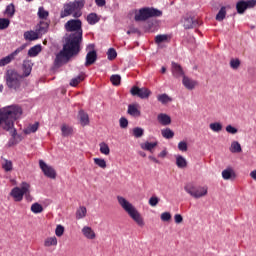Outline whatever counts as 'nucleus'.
Instances as JSON below:
<instances>
[{"instance_id": "nucleus-28", "label": "nucleus", "mask_w": 256, "mask_h": 256, "mask_svg": "<svg viewBox=\"0 0 256 256\" xmlns=\"http://www.w3.org/2000/svg\"><path fill=\"white\" fill-rule=\"evenodd\" d=\"M157 101L162 105H168V103L173 102V98L169 96L167 93H163L157 95Z\"/></svg>"}, {"instance_id": "nucleus-4", "label": "nucleus", "mask_w": 256, "mask_h": 256, "mask_svg": "<svg viewBox=\"0 0 256 256\" xmlns=\"http://www.w3.org/2000/svg\"><path fill=\"white\" fill-rule=\"evenodd\" d=\"M83 7H85V0H75L64 3L63 9L60 12V17L61 19H65V17L72 15L74 19H79V17L83 15V13H81Z\"/></svg>"}, {"instance_id": "nucleus-25", "label": "nucleus", "mask_w": 256, "mask_h": 256, "mask_svg": "<svg viewBox=\"0 0 256 256\" xmlns=\"http://www.w3.org/2000/svg\"><path fill=\"white\" fill-rule=\"evenodd\" d=\"M128 115L132 117H141V110H139V104H130L128 106Z\"/></svg>"}, {"instance_id": "nucleus-16", "label": "nucleus", "mask_w": 256, "mask_h": 256, "mask_svg": "<svg viewBox=\"0 0 256 256\" xmlns=\"http://www.w3.org/2000/svg\"><path fill=\"white\" fill-rule=\"evenodd\" d=\"M59 245V240L57 239V236H48L43 241V247L45 249H52V247H57Z\"/></svg>"}, {"instance_id": "nucleus-38", "label": "nucleus", "mask_w": 256, "mask_h": 256, "mask_svg": "<svg viewBox=\"0 0 256 256\" xmlns=\"http://www.w3.org/2000/svg\"><path fill=\"white\" fill-rule=\"evenodd\" d=\"M171 37L167 34H160L155 37V42L157 45H161V43H167Z\"/></svg>"}, {"instance_id": "nucleus-2", "label": "nucleus", "mask_w": 256, "mask_h": 256, "mask_svg": "<svg viewBox=\"0 0 256 256\" xmlns=\"http://www.w3.org/2000/svg\"><path fill=\"white\" fill-rule=\"evenodd\" d=\"M21 117H23V108L19 105L13 104L0 108V127L4 131H9L11 135V139L8 142L9 147L18 145L23 141V135L17 133V129H15V121H19Z\"/></svg>"}, {"instance_id": "nucleus-51", "label": "nucleus", "mask_w": 256, "mask_h": 256, "mask_svg": "<svg viewBox=\"0 0 256 256\" xmlns=\"http://www.w3.org/2000/svg\"><path fill=\"white\" fill-rule=\"evenodd\" d=\"M178 149L182 152V153H186V151H188L189 149V145L187 144V141L182 140L178 143Z\"/></svg>"}, {"instance_id": "nucleus-55", "label": "nucleus", "mask_w": 256, "mask_h": 256, "mask_svg": "<svg viewBox=\"0 0 256 256\" xmlns=\"http://www.w3.org/2000/svg\"><path fill=\"white\" fill-rule=\"evenodd\" d=\"M119 125L121 129H127V127H129V120H127L125 117H121L119 119Z\"/></svg>"}, {"instance_id": "nucleus-54", "label": "nucleus", "mask_w": 256, "mask_h": 256, "mask_svg": "<svg viewBox=\"0 0 256 256\" xmlns=\"http://www.w3.org/2000/svg\"><path fill=\"white\" fill-rule=\"evenodd\" d=\"M148 203L150 207H157V205H159V197L157 196L150 197Z\"/></svg>"}, {"instance_id": "nucleus-32", "label": "nucleus", "mask_w": 256, "mask_h": 256, "mask_svg": "<svg viewBox=\"0 0 256 256\" xmlns=\"http://www.w3.org/2000/svg\"><path fill=\"white\" fill-rule=\"evenodd\" d=\"M230 6H222L219 10V12L216 15V21H223L225 17H227V9H229Z\"/></svg>"}, {"instance_id": "nucleus-9", "label": "nucleus", "mask_w": 256, "mask_h": 256, "mask_svg": "<svg viewBox=\"0 0 256 256\" xmlns=\"http://www.w3.org/2000/svg\"><path fill=\"white\" fill-rule=\"evenodd\" d=\"M254 7H256V0H240L236 4L239 15H243L247 9H254Z\"/></svg>"}, {"instance_id": "nucleus-56", "label": "nucleus", "mask_w": 256, "mask_h": 256, "mask_svg": "<svg viewBox=\"0 0 256 256\" xmlns=\"http://www.w3.org/2000/svg\"><path fill=\"white\" fill-rule=\"evenodd\" d=\"M174 223L176 225H181V223H183V215L181 214H175L174 215Z\"/></svg>"}, {"instance_id": "nucleus-59", "label": "nucleus", "mask_w": 256, "mask_h": 256, "mask_svg": "<svg viewBox=\"0 0 256 256\" xmlns=\"http://www.w3.org/2000/svg\"><path fill=\"white\" fill-rule=\"evenodd\" d=\"M149 161H152V163H156L157 165H159V160L155 157V156H149L148 157Z\"/></svg>"}, {"instance_id": "nucleus-18", "label": "nucleus", "mask_w": 256, "mask_h": 256, "mask_svg": "<svg viewBox=\"0 0 256 256\" xmlns=\"http://www.w3.org/2000/svg\"><path fill=\"white\" fill-rule=\"evenodd\" d=\"M157 121L163 127H167L171 124V116L167 113H159L157 115Z\"/></svg>"}, {"instance_id": "nucleus-43", "label": "nucleus", "mask_w": 256, "mask_h": 256, "mask_svg": "<svg viewBox=\"0 0 256 256\" xmlns=\"http://www.w3.org/2000/svg\"><path fill=\"white\" fill-rule=\"evenodd\" d=\"M54 237H61L62 235H65V226L58 224L56 225V228L54 230Z\"/></svg>"}, {"instance_id": "nucleus-19", "label": "nucleus", "mask_w": 256, "mask_h": 256, "mask_svg": "<svg viewBox=\"0 0 256 256\" xmlns=\"http://www.w3.org/2000/svg\"><path fill=\"white\" fill-rule=\"evenodd\" d=\"M40 33H41V29H36V31H33V30L26 31L24 32V39L26 41H37Z\"/></svg>"}, {"instance_id": "nucleus-41", "label": "nucleus", "mask_w": 256, "mask_h": 256, "mask_svg": "<svg viewBox=\"0 0 256 256\" xmlns=\"http://www.w3.org/2000/svg\"><path fill=\"white\" fill-rule=\"evenodd\" d=\"M4 15L10 18L13 17L15 15V5L9 4L4 11Z\"/></svg>"}, {"instance_id": "nucleus-27", "label": "nucleus", "mask_w": 256, "mask_h": 256, "mask_svg": "<svg viewBox=\"0 0 256 256\" xmlns=\"http://www.w3.org/2000/svg\"><path fill=\"white\" fill-rule=\"evenodd\" d=\"M39 130V122L29 124L26 128L23 129L24 135H31V133H37Z\"/></svg>"}, {"instance_id": "nucleus-14", "label": "nucleus", "mask_w": 256, "mask_h": 256, "mask_svg": "<svg viewBox=\"0 0 256 256\" xmlns=\"http://www.w3.org/2000/svg\"><path fill=\"white\" fill-rule=\"evenodd\" d=\"M81 233L88 241H95L97 239V233H95V230L91 226H83Z\"/></svg>"}, {"instance_id": "nucleus-53", "label": "nucleus", "mask_w": 256, "mask_h": 256, "mask_svg": "<svg viewBox=\"0 0 256 256\" xmlns=\"http://www.w3.org/2000/svg\"><path fill=\"white\" fill-rule=\"evenodd\" d=\"M107 56L109 61H113V59H116L117 57V51L114 48H110L107 51Z\"/></svg>"}, {"instance_id": "nucleus-58", "label": "nucleus", "mask_w": 256, "mask_h": 256, "mask_svg": "<svg viewBox=\"0 0 256 256\" xmlns=\"http://www.w3.org/2000/svg\"><path fill=\"white\" fill-rule=\"evenodd\" d=\"M95 3L98 7H105V5H106L105 0H95Z\"/></svg>"}, {"instance_id": "nucleus-26", "label": "nucleus", "mask_w": 256, "mask_h": 256, "mask_svg": "<svg viewBox=\"0 0 256 256\" xmlns=\"http://www.w3.org/2000/svg\"><path fill=\"white\" fill-rule=\"evenodd\" d=\"M230 153L237 154V153H243V148L241 147V143L239 141H232L229 147Z\"/></svg>"}, {"instance_id": "nucleus-1", "label": "nucleus", "mask_w": 256, "mask_h": 256, "mask_svg": "<svg viewBox=\"0 0 256 256\" xmlns=\"http://www.w3.org/2000/svg\"><path fill=\"white\" fill-rule=\"evenodd\" d=\"M64 27L66 31L71 34L63 49L56 55V67H61V65L69 63V59H71L73 55H77L79 53V44L81 41H83V29L81 28V20L71 19L67 21Z\"/></svg>"}, {"instance_id": "nucleus-12", "label": "nucleus", "mask_w": 256, "mask_h": 256, "mask_svg": "<svg viewBox=\"0 0 256 256\" xmlns=\"http://www.w3.org/2000/svg\"><path fill=\"white\" fill-rule=\"evenodd\" d=\"M131 95L139 97L140 99H149L151 97V90L149 88H139L137 86H133L130 90Z\"/></svg>"}, {"instance_id": "nucleus-62", "label": "nucleus", "mask_w": 256, "mask_h": 256, "mask_svg": "<svg viewBox=\"0 0 256 256\" xmlns=\"http://www.w3.org/2000/svg\"><path fill=\"white\" fill-rule=\"evenodd\" d=\"M36 29H40V33H39V36L40 35H43V33H47V30L45 29V27H41V26H39V28H36Z\"/></svg>"}, {"instance_id": "nucleus-61", "label": "nucleus", "mask_w": 256, "mask_h": 256, "mask_svg": "<svg viewBox=\"0 0 256 256\" xmlns=\"http://www.w3.org/2000/svg\"><path fill=\"white\" fill-rule=\"evenodd\" d=\"M139 30H137V28H130L128 31H127V35H131V33H137Z\"/></svg>"}, {"instance_id": "nucleus-44", "label": "nucleus", "mask_w": 256, "mask_h": 256, "mask_svg": "<svg viewBox=\"0 0 256 256\" xmlns=\"http://www.w3.org/2000/svg\"><path fill=\"white\" fill-rule=\"evenodd\" d=\"M171 219H172V215H171V212H162L160 214V220L163 222V223H171Z\"/></svg>"}, {"instance_id": "nucleus-45", "label": "nucleus", "mask_w": 256, "mask_h": 256, "mask_svg": "<svg viewBox=\"0 0 256 256\" xmlns=\"http://www.w3.org/2000/svg\"><path fill=\"white\" fill-rule=\"evenodd\" d=\"M225 131L226 133H228L229 135H237V133H239V128L231 125V124H228L226 127H225Z\"/></svg>"}, {"instance_id": "nucleus-49", "label": "nucleus", "mask_w": 256, "mask_h": 256, "mask_svg": "<svg viewBox=\"0 0 256 256\" xmlns=\"http://www.w3.org/2000/svg\"><path fill=\"white\" fill-rule=\"evenodd\" d=\"M38 17L39 19H47L49 17V11L45 10L43 7L38 8Z\"/></svg>"}, {"instance_id": "nucleus-52", "label": "nucleus", "mask_w": 256, "mask_h": 256, "mask_svg": "<svg viewBox=\"0 0 256 256\" xmlns=\"http://www.w3.org/2000/svg\"><path fill=\"white\" fill-rule=\"evenodd\" d=\"M110 81L113 85H121V76L118 74L112 75Z\"/></svg>"}, {"instance_id": "nucleus-15", "label": "nucleus", "mask_w": 256, "mask_h": 256, "mask_svg": "<svg viewBox=\"0 0 256 256\" xmlns=\"http://www.w3.org/2000/svg\"><path fill=\"white\" fill-rule=\"evenodd\" d=\"M182 85L188 91H193L197 87L198 83H197V80H193L192 78H189L187 76H183Z\"/></svg>"}, {"instance_id": "nucleus-33", "label": "nucleus", "mask_w": 256, "mask_h": 256, "mask_svg": "<svg viewBox=\"0 0 256 256\" xmlns=\"http://www.w3.org/2000/svg\"><path fill=\"white\" fill-rule=\"evenodd\" d=\"M30 211L34 213V215H39L43 213L44 208H43V205H41L39 202H35L31 205Z\"/></svg>"}, {"instance_id": "nucleus-57", "label": "nucleus", "mask_w": 256, "mask_h": 256, "mask_svg": "<svg viewBox=\"0 0 256 256\" xmlns=\"http://www.w3.org/2000/svg\"><path fill=\"white\" fill-rule=\"evenodd\" d=\"M167 155H169V151L167 150V148H164V149L158 154V157H159V159H165V158H167Z\"/></svg>"}, {"instance_id": "nucleus-7", "label": "nucleus", "mask_w": 256, "mask_h": 256, "mask_svg": "<svg viewBox=\"0 0 256 256\" xmlns=\"http://www.w3.org/2000/svg\"><path fill=\"white\" fill-rule=\"evenodd\" d=\"M163 12L155 8H142L135 12V21H147L151 17H161Z\"/></svg>"}, {"instance_id": "nucleus-6", "label": "nucleus", "mask_w": 256, "mask_h": 256, "mask_svg": "<svg viewBox=\"0 0 256 256\" xmlns=\"http://www.w3.org/2000/svg\"><path fill=\"white\" fill-rule=\"evenodd\" d=\"M184 190L190 197H193V199H203V197L209 195V186L207 185L196 187L193 184H186Z\"/></svg>"}, {"instance_id": "nucleus-24", "label": "nucleus", "mask_w": 256, "mask_h": 256, "mask_svg": "<svg viewBox=\"0 0 256 256\" xmlns=\"http://www.w3.org/2000/svg\"><path fill=\"white\" fill-rule=\"evenodd\" d=\"M157 145H159V142L154 141V142H143L140 144L141 149H143V151H149L150 153H153L154 149L157 147Z\"/></svg>"}, {"instance_id": "nucleus-46", "label": "nucleus", "mask_w": 256, "mask_h": 256, "mask_svg": "<svg viewBox=\"0 0 256 256\" xmlns=\"http://www.w3.org/2000/svg\"><path fill=\"white\" fill-rule=\"evenodd\" d=\"M87 21L89 25H95V23H99V16L95 13H91L87 16Z\"/></svg>"}, {"instance_id": "nucleus-60", "label": "nucleus", "mask_w": 256, "mask_h": 256, "mask_svg": "<svg viewBox=\"0 0 256 256\" xmlns=\"http://www.w3.org/2000/svg\"><path fill=\"white\" fill-rule=\"evenodd\" d=\"M250 177H251V179H253V181H256V169H254L250 172Z\"/></svg>"}, {"instance_id": "nucleus-34", "label": "nucleus", "mask_w": 256, "mask_h": 256, "mask_svg": "<svg viewBox=\"0 0 256 256\" xmlns=\"http://www.w3.org/2000/svg\"><path fill=\"white\" fill-rule=\"evenodd\" d=\"M61 131H62V137H69V136L73 135V127H71L67 124H63L61 126Z\"/></svg>"}, {"instance_id": "nucleus-21", "label": "nucleus", "mask_w": 256, "mask_h": 256, "mask_svg": "<svg viewBox=\"0 0 256 256\" xmlns=\"http://www.w3.org/2000/svg\"><path fill=\"white\" fill-rule=\"evenodd\" d=\"M33 69V63L29 60H24L22 64V71L23 74L21 75L23 77H29L31 75V71Z\"/></svg>"}, {"instance_id": "nucleus-50", "label": "nucleus", "mask_w": 256, "mask_h": 256, "mask_svg": "<svg viewBox=\"0 0 256 256\" xmlns=\"http://www.w3.org/2000/svg\"><path fill=\"white\" fill-rule=\"evenodd\" d=\"M132 133L136 137V139H139L142 135H144L145 130L141 127H136L132 130Z\"/></svg>"}, {"instance_id": "nucleus-23", "label": "nucleus", "mask_w": 256, "mask_h": 256, "mask_svg": "<svg viewBox=\"0 0 256 256\" xmlns=\"http://www.w3.org/2000/svg\"><path fill=\"white\" fill-rule=\"evenodd\" d=\"M175 161H176V167H178V169H187V159L181 155V154H177L175 155Z\"/></svg>"}, {"instance_id": "nucleus-17", "label": "nucleus", "mask_w": 256, "mask_h": 256, "mask_svg": "<svg viewBox=\"0 0 256 256\" xmlns=\"http://www.w3.org/2000/svg\"><path fill=\"white\" fill-rule=\"evenodd\" d=\"M222 179H224V181H233L237 179V173H235L232 167H228L222 171Z\"/></svg>"}, {"instance_id": "nucleus-39", "label": "nucleus", "mask_w": 256, "mask_h": 256, "mask_svg": "<svg viewBox=\"0 0 256 256\" xmlns=\"http://www.w3.org/2000/svg\"><path fill=\"white\" fill-rule=\"evenodd\" d=\"M94 164L100 169H107V161L103 158H94Z\"/></svg>"}, {"instance_id": "nucleus-29", "label": "nucleus", "mask_w": 256, "mask_h": 256, "mask_svg": "<svg viewBox=\"0 0 256 256\" xmlns=\"http://www.w3.org/2000/svg\"><path fill=\"white\" fill-rule=\"evenodd\" d=\"M78 119L82 127H87V125H89V114H87L86 112L80 111L78 114Z\"/></svg>"}, {"instance_id": "nucleus-37", "label": "nucleus", "mask_w": 256, "mask_h": 256, "mask_svg": "<svg viewBox=\"0 0 256 256\" xmlns=\"http://www.w3.org/2000/svg\"><path fill=\"white\" fill-rule=\"evenodd\" d=\"M2 168L7 173L13 171V161L7 160V159H3V161H2Z\"/></svg>"}, {"instance_id": "nucleus-3", "label": "nucleus", "mask_w": 256, "mask_h": 256, "mask_svg": "<svg viewBox=\"0 0 256 256\" xmlns=\"http://www.w3.org/2000/svg\"><path fill=\"white\" fill-rule=\"evenodd\" d=\"M116 201L121 207L125 213L130 217V219H133L134 222L138 225V227H145V220L143 219V216L141 215V212L129 201V199L125 198L124 196L118 195L116 196Z\"/></svg>"}, {"instance_id": "nucleus-8", "label": "nucleus", "mask_w": 256, "mask_h": 256, "mask_svg": "<svg viewBox=\"0 0 256 256\" xmlns=\"http://www.w3.org/2000/svg\"><path fill=\"white\" fill-rule=\"evenodd\" d=\"M22 75H19L14 69L7 70L6 72V83L10 89H19L21 85Z\"/></svg>"}, {"instance_id": "nucleus-20", "label": "nucleus", "mask_w": 256, "mask_h": 256, "mask_svg": "<svg viewBox=\"0 0 256 256\" xmlns=\"http://www.w3.org/2000/svg\"><path fill=\"white\" fill-rule=\"evenodd\" d=\"M184 29H193L195 27V19L192 16L186 15L182 18L181 21Z\"/></svg>"}, {"instance_id": "nucleus-42", "label": "nucleus", "mask_w": 256, "mask_h": 256, "mask_svg": "<svg viewBox=\"0 0 256 256\" xmlns=\"http://www.w3.org/2000/svg\"><path fill=\"white\" fill-rule=\"evenodd\" d=\"M100 147V153H102V155H109L111 153V149L109 148V145L105 142H102L99 144Z\"/></svg>"}, {"instance_id": "nucleus-31", "label": "nucleus", "mask_w": 256, "mask_h": 256, "mask_svg": "<svg viewBox=\"0 0 256 256\" xmlns=\"http://www.w3.org/2000/svg\"><path fill=\"white\" fill-rule=\"evenodd\" d=\"M75 217L78 221H81V219H85V217H87V207H78L75 213Z\"/></svg>"}, {"instance_id": "nucleus-48", "label": "nucleus", "mask_w": 256, "mask_h": 256, "mask_svg": "<svg viewBox=\"0 0 256 256\" xmlns=\"http://www.w3.org/2000/svg\"><path fill=\"white\" fill-rule=\"evenodd\" d=\"M84 79L85 78L83 77V75L77 76L76 78L70 80V86L77 87Z\"/></svg>"}, {"instance_id": "nucleus-11", "label": "nucleus", "mask_w": 256, "mask_h": 256, "mask_svg": "<svg viewBox=\"0 0 256 256\" xmlns=\"http://www.w3.org/2000/svg\"><path fill=\"white\" fill-rule=\"evenodd\" d=\"M25 47H26L25 45H22V46L18 47L15 51L10 53L9 55L1 58L0 59V67H5V66L9 65V63L15 61V57H17V55H19V53H21L25 49Z\"/></svg>"}, {"instance_id": "nucleus-30", "label": "nucleus", "mask_w": 256, "mask_h": 256, "mask_svg": "<svg viewBox=\"0 0 256 256\" xmlns=\"http://www.w3.org/2000/svg\"><path fill=\"white\" fill-rule=\"evenodd\" d=\"M209 129L212 133H221L223 131V123L216 121L209 124Z\"/></svg>"}, {"instance_id": "nucleus-35", "label": "nucleus", "mask_w": 256, "mask_h": 256, "mask_svg": "<svg viewBox=\"0 0 256 256\" xmlns=\"http://www.w3.org/2000/svg\"><path fill=\"white\" fill-rule=\"evenodd\" d=\"M42 47L41 45H35L28 50L29 57H37L39 53H41Z\"/></svg>"}, {"instance_id": "nucleus-5", "label": "nucleus", "mask_w": 256, "mask_h": 256, "mask_svg": "<svg viewBox=\"0 0 256 256\" xmlns=\"http://www.w3.org/2000/svg\"><path fill=\"white\" fill-rule=\"evenodd\" d=\"M10 197L14 199L16 202L23 201V197L28 203L33 201V196L31 195V183L29 182H22L20 187H14L10 192Z\"/></svg>"}, {"instance_id": "nucleus-64", "label": "nucleus", "mask_w": 256, "mask_h": 256, "mask_svg": "<svg viewBox=\"0 0 256 256\" xmlns=\"http://www.w3.org/2000/svg\"><path fill=\"white\" fill-rule=\"evenodd\" d=\"M1 91H3V86H0V93H1Z\"/></svg>"}, {"instance_id": "nucleus-40", "label": "nucleus", "mask_w": 256, "mask_h": 256, "mask_svg": "<svg viewBox=\"0 0 256 256\" xmlns=\"http://www.w3.org/2000/svg\"><path fill=\"white\" fill-rule=\"evenodd\" d=\"M229 64L233 71H237L241 67V60L239 58H231Z\"/></svg>"}, {"instance_id": "nucleus-10", "label": "nucleus", "mask_w": 256, "mask_h": 256, "mask_svg": "<svg viewBox=\"0 0 256 256\" xmlns=\"http://www.w3.org/2000/svg\"><path fill=\"white\" fill-rule=\"evenodd\" d=\"M39 167L44 173L45 177H48V179H57V171H55V168H53V166L45 163V161L43 160H40Z\"/></svg>"}, {"instance_id": "nucleus-47", "label": "nucleus", "mask_w": 256, "mask_h": 256, "mask_svg": "<svg viewBox=\"0 0 256 256\" xmlns=\"http://www.w3.org/2000/svg\"><path fill=\"white\" fill-rule=\"evenodd\" d=\"M11 25V21L7 18H0V30L3 31Z\"/></svg>"}, {"instance_id": "nucleus-22", "label": "nucleus", "mask_w": 256, "mask_h": 256, "mask_svg": "<svg viewBox=\"0 0 256 256\" xmlns=\"http://www.w3.org/2000/svg\"><path fill=\"white\" fill-rule=\"evenodd\" d=\"M172 75L173 77H185V72H183V68L178 63L172 62Z\"/></svg>"}, {"instance_id": "nucleus-13", "label": "nucleus", "mask_w": 256, "mask_h": 256, "mask_svg": "<svg viewBox=\"0 0 256 256\" xmlns=\"http://www.w3.org/2000/svg\"><path fill=\"white\" fill-rule=\"evenodd\" d=\"M87 55H86V67H89V65H93L95 61H97V51H95V44H89L86 47Z\"/></svg>"}, {"instance_id": "nucleus-63", "label": "nucleus", "mask_w": 256, "mask_h": 256, "mask_svg": "<svg viewBox=\"0 0 256 256\" xmlns=\"http://www.w3.org/2000/svg\"><path fill=\"white\" fill-rule=\"evenodd\" d=\"M166 71H167V68H165V67L161 68V73H166Z\"/></svg>"}, {"instance_id": "nucleus-36", "label": "nucleus", "mask_w": 256, "mask_h": 256, "mask_svg": "<svg viewBox=\"0 0 256 256\" xmlns=\"http://www.w3.org/2000/svg\"><path fill=\"white\" fill-rule=\"evenodd\" d=\"M161 135L164 139H173L175 137V132L171 128H164L161 130Z\"/></svg>"}]
</instances>
